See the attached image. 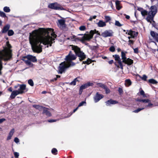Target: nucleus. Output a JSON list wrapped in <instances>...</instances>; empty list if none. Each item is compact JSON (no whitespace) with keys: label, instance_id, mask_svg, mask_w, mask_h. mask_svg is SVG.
Instances as JSON below:
<instances>
[{"label":"nucleus","instance_id":"nucleus-1","mask_svg":"<svg viewBox=\"0 0 158 158\" xmlns=\"http://www.w3.org/2000/svg\"><path fill=\"white\" fill-rule=\"evenodd\" d=\"M53 31L52 28L47 30L42 29L40 30H35L30 33L29 42L34 52L39 53L42 51L40 45L42 43L45 45H47V48L51 46L53 41L56 37Z\"/></svg>","mask_w":158,"mask_h":158},{"label":"nucleus","instance_id":"nucleus-2","mask_svg":"<svg viewBox=\"0 0 158 158\" xmlns=\"http://www.w3.org/2000/svg\"><path fill=\"white\" fill-rule=\"evenodd\" d=\"M136 101L138 102L136 104L138 106H142L141 108H138L134 110L133 112L135 113H138L145 109L151 108L154 106L153 104L152 103L151 101L148 99L137 98L136 99Z\"/></svg>","mask_w":158,"mask_h":158},{"label":"nucleus","instance_id":"nucleus-3","mask_svg":"<svg viewBox=\"0 0 158 158\" xmlns=\"http://www.w3.org/2000/svg\"><path fill=\"white\" fill-rule=\"evenodd\" d=\"M157 12V7L156 6L154 5L151 6L148 12L143 10L141 11V14L143 16L148 15L146 19L148 22L151 23L152 21H153L154 17Z\"/></svg>","mask_w":158,"mask_h":158},{"label":"nucleus","instance_id":"nucleus-4","mask_svg":"<svg viewBox=\"0 0 158 158\" xmlns=\"http://www.w3.org/2000/svg\"><path fill=\"white\" fill-rule=\"evenodd\" d=\"M12 54L10 50L3 51V52L0 51V74H1V71L2 68V60L8 61L10 60Z\"/></svg>","mask_w":158,"mask_h":158},{"label":"nucleus","instance_id":"nucleus-5","mask_svg":"<svg viewBox=\"0 0 158 158\" xmlns=\"http://www.w3.org/2000/svg\"><path fill=\"white\" fill-rule=\"evenodd\" d=\"M15 89L18 88V90H14L12 92L10 97L11 99L14 98L18 94L24 93L27 91L26 90V86L24 84L19 85L15 86Z\"/></svg>","mask_w":158,"mask_h":158},{"label":"nucleus","instance_id":"nucleus-6","mask_svg":"<svg viewBox=\"0 0 158 158\" xmlns=\"http://www.w3.org/2000/svg\"><path fill=\"white\" fill-rule=\"evenodd\" d=\"M72 49L74 50L76 56L79 57L80 60H82L86 58L84 53L81 51L80 48L77 46L72 45Z\"/></svg>","mask_w":158,"mask_h":158},{"label":"nucleus","instance_id":"nucleus-7","mask_svg":"<svg viewBox=\"0 0 158 158\" xmlns=\"http://www.w3.org/2000/svg\"><path fill=\"white\" fill-rule=\"evenodd\" d=\"M59 68V72L58 73L61 74L66 69L68 68V67L66 63H65L64 62L60 64Z\"/></svg>","mask_w":158,"mask_h":158},{"label":"nucleus","instance_id":"nucleus-8","mask_svg":"<svg viewBox=\"0 0 158 158\" xmlns=\"http://www.w3.org/2000/svg\"><path fill=\"white\" fill-rule=\"evenodd\" d=\"M76 58V56L72 54V52L70 51L69 52V54L66 56L65 59L67 62L75 60Z\"/></svg>","mask_w":158,"mask_h":158},{"label":"nucleus","instance_id":"nucleus-9","mask_svg":"<svg viewBox=\"0 0 158 158\" xmlns=\"http://www.w3.org/2000/svg\"><path fill=\"white\" fill-rule=\"evenodd\" d=\"M113 32L111 30H107L103 32L102 35L104 37L112 36L113 35Z\"/></svg>","mask_w":158,"mask_h":158},{"label":"nucleus","instance_id":"nucleus-10","mask_svg":"<svg viewBox=\"0 0 158 158\" xmlns=\"http://www.w3.org/2000/svg\"><path fill=\"white\" fill-rule=\"evenodd\" d=\"M103 98V95L100 94L99 92H97L94 97V102L95 103L97 102Z\"/></svg>","mask_w":158,"mask_h":158},{"label":"nucleus","instance_id":"nucleus-11","mask_svg":"<svg viewBox=\"0 0 158 158\" xmlns=\"http://www.w3.org/2000/svg\"><path fill=\"white\" fill-rule=\"evenodd\" d=\"M113 56L115 60L118 61L121 69L123 70V65L119 55H113Z\"/></svg>","mask_w":158,"mask_h":158},{"label":"nucleus","instance_id":"nucleus-12","mask_svg":"<svg viewBox=\"0 0 158 158\" xmlns=\"http://www.w3.org/2000/svg\"><path fill=\"white\" fill-rule=\"evenodd\" d=\"M58 26L61 29H64L66 27L65 20L64 19H60L58 20Z\"/></svg>","mask_w":158,"mask_h":158},{"label":"nucleus","instance_id":"nucleus-13","mask_svg":"<svg viewBox=\"0 0 158 158\" xmlns=\"http://www.w3.org/2000/svg\"><path fill=\"white\" fill-rule=\"evenodd\" d=\"M59 6V4L57 3L54 2L49 3L48 5V7L52 9L57 10L58 9Z\"/></svg>","mask_w":158,"mask_h":158},{"label":"nucleus","instance_id":"nucleus-14","mask_svg":"<svg viewBox=\"0 0 158 158\" xmlns=\"http://www.w3.org/2000/svg\"><path fill=\"white\" fill-rule=\"evenodd\" d=\"M118 103L117 101L110 99L105 102L106 105L107 106H110L111 105H114Z\"/></svg>","mask_w":158,"mask_h":158},{"label":"nucleus","instance_id":"nucleus-15","mask_svg":"<svg viewBox=\"0 0 158 158\" xmlns=\"http://www.w3.org/2000/svg\"><path fill=\"white\" fill-rule=\"evenodd\" d=\"M10 27V25L7 24L5 25L0 32L1 34H5L8 32Z\"/></svg>","mask_w":158,"mask_h":158},{"label":"nucleus","instance_id":"nucleus-16","mask_svg":"<svg viewBox=\"0 0 158 158\" xmlns=\"http://www.w3.org/2000/svg\"><path fill=\"white\" fill-rule=\"evenodd\" d=\"M150 34L155 40L158 42V34L153 31H151Z\"/></svg>","mask_w":158,"mask_h":158},{"label":"nucleus","instance_id":"nucleus-17","mask_svg":"<svg viewBox=\"0 0 158 158\" xmlns=\"http://www.w3.org/2000/svg\"><path fill=\"white\" fill-rule=\"evenodd\" d=\"M27 59L30 60L33 62H35L37 61V59L35 56L31 55H28L27 56Z\"/></svg>","mask_w":158,"mask_h":158},{"label":"nucleus","instance_id":"nucleus-18","mask_svg":"<svg viewBox=\"0 0 158 158\" xmlns=\"http://www.w3.org/2000/svg\"><path fill=\"white\" fill-rule=\"evenodd\" d=\"M95 32L93 30H91L90 31V34L86 37L85 40H89L91 39L93 36V35Z\"/></svg>","mask_w":158,"mask_h":158},{"label":"nucleus","instance_id":"nucleus-19","mask_svg":"<svg viewBox=\"0 0 158 158\" xmlns=\"http://www.w3.org/2000/svg\"><path fill=\"white\" fill-rule=\"evenodd\" d=\"M43 113L45 114L48 116L49 117L51 115V113L49 111L48 109L45 107L43 108Z\"/></svg>","mask_w":158,"mask_h":158},{"label":"nucleus","instance_id":"nucleus-20","mask_svg":"<svg viewBox=\"0 0 158 158\" xmlns=\"http://www.w3.org/2000/svg\"><path fill=\"white\" fill-rule=\"evenodd\" d=\"M15 130L14 128L12 129L10 131V132L8 135L7 137V140H9L11 138L12 136H13V134Z\"/></svg>","mask_w":158,"mask_h":158},{"label":"nucleus","instance_id":"nucleus-21","mask_svg":"<svg viewBox=\"0 0 158 158\" xmlns=\"http://www.w3.org/2000/svg\"><path fill=\"white\" fill-rule=\"evenodd\" d=\"M97 24L98 26L100 27H103L106 25L105 22H103L102 20H99Z\"/></svg>","mask_w":158,"mask_h":158},{"label":"nucleus","instance_id":"nucleus-22","mask_svg":"<svg viewBox=\"0 0 158 158\" xmlns=\"http://www.w3.org/2000/svg\"><path fill=\"white\" fill-rule=\"evenodd\" d=\"M133 60L129 58H127L125 61L124 62L125 64H127L128 65H130L133 63Z\"/></svg>","mask_w":158,"mask_h":158},{"label":"nucleus","instance_id":"nucleus-23","mask_svg":"<svg viewBox=\"0 0 158 158\" xmlns=\"http://www.w3.org/2000/svg\"><path fill=\"white\" fill-rule=\"evenodd\" d=\"M121 57L122 59L123 60L122 61V63H123L125 62V60H127V59L126 56V54L123 51L121 52Z\"/></svg>","mask_w":158,"mask_h":158},{"label":"nucleus","instance_id":"nucleus-24","mask_svg":"<svg viewBox=\"0 0 158 158\" xmlns=\"http://www.w3.org/2000/svg\"><path fill=\"white\" fill-rule=\"evenodd\" d=\"M33 107L35 109L39 110L43 109L44 107L42 106L37 105H33Z\"/></svg>","mask_w":158,"mask_h":158},{"label":"nucleus","instance_id":"nucleus-25","mask_svg":"<svg viewBox=\"0 0 158 158\" xmlns=\"http://www.w3.org/2000/svg\"><path fill=\"white\" fill-rule=\"evenodd\" d=\"M68 68L70 66H73L75 65V63L71 61H67L66 62Z\"/></svg>","mask_w":158,"mask_h":158},{"label":"nucleus","instance_id":"nucleus-26","mask_svg":"<svg viewBox=\"0 0 158 158\" xmlns=\"http://www.w3.org/2000/svg\"><path fill=\"white\" fill-rule=\"evenodd\" d=\"M120 2L118 0H117L115 2L116 6V9L119 10L121 8V7L119 5Z\"/></svg>","mask_w":158,"mask_h":158},{"label":"nucleus","instance_id":"nucleus-27","mask_svg":"<svg viewBox=\"0 0 158 158\" xmlns=\"http://www.w3.org/2000/svg\"><path fill=\"white\" fill-rule=\"evenodd\" d=\"M148 82L149 83L153 84H156L158 83L157 81L153 79H149Z\"/></svg>","mask_w":158,"mask_h":158},{"label":"nucleus","instance_id":"nucleus-28","mask_svg":"<svg viewBox=\"0 0 158 158\" xmlns=\"http://www.w3.org/2000/svg\"><path fill=\"white\" fill-rule=\"evenodd\" d=\"M3 11L6 13H9L10 12V10L9 7L6 6L3 8Z\"/></svg>","mask_w":158,"mask_h":158},{"label":"nucleus","instance_id":"nucleus-29","mask_svg":"<svg viewBox=\"0 0 158 158\" xmlns=\"http://www.w3.org/2000/svg\"><path fill=\"white\" fill-rule=\"evenodd\" d=\"M91 63V60L90 59L88 58L87 60L86 61H83L82 62V64H90Z\"/></svg>","mask_w":158,"mask_h":158},{"label":"nucleus","instance_id":"nucleus-30","mask_svg":"<svg viewBox=\"0 0 158 158\" xmlns=\"http://www.w3.org/2000/svg\"><path fill=\"white\" fill-rule=\"evenodd\" d=\"M14 34V31L12 30H9L7 32V34L9 36H11Z\"/></svg>","mask_w":158,"mask_h":158},{"label":"nucleus","instance_id":"nucleus-31","mask_svg":"<svg viewBox=\"0 0 158 158\" xmlns=\"http://www.w3.org/2000/svg\"><path fill=\"white\" fill-rule=\"evenodd\" d=\"M131 81L130 79H127L125 80V84L126 85L129 86L131 85Z\"/></svg>","mask_w":158,"mask_h":158},{"label":"nucleus","instance_id":"nucleus-32","mask_svg":"<svg viewBox=\"0 0 158 158\" xmlns=\"http://www.w3.org/2000/svg\"><path fill=\"white\" fill-rule=\"evenodd\" d=\"M51 152L53 155H56L57 154V150L56 148H53L52 149Z\"/></svg>","mask_w":158,"mask_h":158},{"label":"nucleus","instance_id":"nucleus-33","mask_svg":"<svg viewBox=\"0 0 158 158\" xmlns=\"http://www.w3.org/2000/svg\"><path fill=\"white\" fill-rule=\"evenodd\" d=\"M86 106V102L85 101H82L81 102H80L78 105V107H79L81 106Z\"/></svg>","mask_w":158,"mask_h":158},{"label":"nucleus","instance_id":"nucleus-34","mask_svg":"<svg viewBox=\"0 0 158 158\" xmlns=\"http://www.w3.org/2000/svg\"><path fill=\"white\" fill-rule=\"evenodd\" d=\"M105 23H107L111 20V18L109 16H105Z\"/></svg>","mask_w":158,"mask_h":158},{"label":"nucleus","instance_id":"nucleus-35","mask_svg":"<svg viewBox=\"0 0 158 158\" xmlns=\"http://www.w3.org/2000/svg\"><path fill=\"white\" fill-rule=\"evenodd\" d=\"M103 89H105L106 94H108L110 93V90L106 85Z\"/></svg>","mask_w":158,"mask_h":158},{"label":"nucleus","instance_id":"nucleus-36","mask_svg":"<svg viewBox=\"0 0 158 158\" xmlns=\"http://www.w3.org/2000/svg\"><path fill=\"white\" fill-rule=\"evenodd\" d=\"M0 16L2 17H6V14L3 11L0 10Z\"/></svg>","mask_w":158,"mask_h":158},{"label":"nucleus","instance_id":"nucleus-37","mask_svg":"<svg viewBox=\"0 0 158 158\" xmlns=\"http://www.w3.org/2000/svg\"><path fill=\"white\" fill-rule=\"evenodd\" d=\"M28 84L31 86H33L34 85V83L33 80L32 79H29L28 81Z\"/></svg>","mask_w":158,"mask_h":158},{"label":"nucleus","instance_id":"nucleus-38","mask_svg":"<svg viewBox=\"0 0 158 158\" xmlns=\"http://www.w3.org/2000/svg\"><path fill=\"white\" fill-rule=\"evenodd\" d=\"M97 85L99 87L102 88L104 89L106 85L104 84L101 83H98L97 84Z\"/></svg>","mask_w":158,"mask_h":158},{"label":"nucleus","instance_id":"nucleus-39","mask_svg":"<svg viewBox=\"0 0 158 158\" xmlns=\"http://www.w3.org/2000/svg\"><path fill=\"white\" fill-rule=\"evenodd\" d=\"M78 108V107H76L75 109L73 110V111L72 112L70 113V115H69L68 116H65V118H68V117H70L73 114V113L75 112L77 110Z\"/></svg>","mask_w":158,"mask_h":158},{"label":"nucleus","instance_id":"nucleus-40","mask_svg":"<svg viewBox=\"0 0 158 158\" xmlns=\"http://www.w3.org/2000/svg\"><path fill=\"white\" fill-rule=\"evenodd\" d=\"M115 25L119 27H120L123 25L121 24L117 20L115 21Z\"/></svg>","mask_w":158,"mask_h":158},{"label":"nucleus","instance_id":"nucleus-41","mask_svg":"<svg viewBox=\"0 0 158 158\" xmlns=\"http://www.w3.org/2000/svg\"><path fill=\"white\" fill-rule=\"evenodd\" d=\"M118 91L120 95L122 94L123 93V90L121 88L119 87Z\"/></svg>","mask_w":158,"mask_h":158},{"label":"nucleus","instance_id":"nucleus-42","mask_svg":"<svg viewBox=\"0 0 158 158\" xmlns=\"http://www.w3.org/2000/svg\"><path fill=\"white\" fill-rule=\"evenodd\" d=\"M85 29H86L85 27L83 25L81 26L79 28V29L80 31H85Z\"/></svg>","mask_w":158,"mask_h":158},{"label":"nucleus","instance_id":"nucleus-43","mask_svg":"<svg viewBox=\"0 0 158 158\" xmlns=\"http://www.w3.org/2000/svg\"><path fill=\"white\" fill-rule=\"evenodd\" d=\"M127 31L128 32L127 34L129 35H133V31H132V30H127Z\"/></svg>","mask_w":158,"mask_h":158},{"label":"nucleus","instance_id":"nucleus-44","mask_svg":"<svg viewBox=\"0 0 158 158\" xmlns=\"http://www.w3.org/2000/svg\"><path fill=\"white\" fill-rule=\"evenodd\" d=\"M115 48L113 46H111L109 48L110 51L111 52H114L115 51Z\"/></svg>","mask_w":158,"mask_h":158},{"label":"nucleus","instance_id":"nucleus-45","mask_svg":"<svg viewBox=\"0 0 158 158\" xmlns=\"http://www.w3.org/2000/svg\"><path fill=\"white\" fill-rule=\"evenodd\" d=\"M147 77L145 75H143V77L141 78V79L144 81L147 80Z\"/></svg>","mask_w":158,"mask_h":158},{"label":"nucleus","instance_id":"nucleus-46","mask_svg":"<svg viewBox=\"0 0 158 158\" xmlns=\"http://www.w3.org/2000/svg\"><path fill=\"white\" fill-rule=\"evenodd\" d=\"M25 63L28 65H30L31 64V61L30 60L27 59V60L25 61Z\"/></svg>","mask_w":158,"mask_h":158},{"label":"nucleus","instance_id":"nucleus-47","mask_svg":"<svg viewBox=\"0 0 158 158\" xmlns=\"http://www.w3.org/2000/svg\"><path fill=\"white\" fill-rule=\"evenodd\" d=\"M6 45L8 49H10L11 48V45L9 44V42L8 41H7L6 42Z\"/></svg>","mask_w":158,"mask_h":158},{"label":"nucleus","instance_id":"nucleus-48","mask_svg":"<svg viewBox=\"0 0 158 158\" xmlns=\"http://www.w3.org/2000/svg\"><path fill=\"white\" fill-rule=\"evenodd\" d=\"M58 9L57 10H65V9L61 6H59L58 7Z\"/></svg>","mask_w":158,"mask_h":158},{"label":"nucleus","instance_id":"nucleus-49","mask_svg":"<svg viewBox=\"0 0 158 158\" xmlns=\"http://www.w3.org/2000/svg\"><path fill=\"white\" fill-rule=\"evenodd\" d=\"M14 141L16 143H18L19 142V140L18 138L15 137L14 139Z\"/></svg>","mask_w":158,"mask_h":158},{"label":"nucleus","instance_id":"nucleus-50","mask_svg":"<svg viewBox=\"0 0 158 158\" xmlns=\"http://www.w3.org/2000/svg\"><path fill=\"white\" fill-rule=\"evenodd\" d=\"M76 82H75V81L73 80V81L70 83V85H76Z\"/></svg>","mask_w":158,"mask_h":158},{"label":"nucleus","instance_id":"nucleus-51","mask_svg":"<svg viewBox=\"0 0 158 158\" xmlns=\"http://www.w3.org/2000/svg\"><path fill=\"white\" fill-rule=\"evenodd\" d=\"M14 155L15 157L18 158V157L19 156V154L18 152H14Z\"/></svg>","mask_w":158,"mask_h":158},{"label":"nucleus","instance_id":"nucleus-52","mask_svg":"<svg viewBox=\"0 0 158 158\" xmlns=\"http://www.w3.org/2000/svg\"><path fill=\"white\" fill-rule=\"evenodd\" d=\"M133 33L132 35L133 36H134V38L137 35L138 33L137 32H136L134 31H133Z\"/></svg>","mask_w":158,"mask_h":158},{"label":"nucleus","instance_id":"nucleus-53","mask_svg":"<svg viewBox=\"0 0 158 158\" xmlns=\"http://www.w3.org/2000/svg\"><path fill=\"white\" fill-rule=\"evenodd\" d=\"M134 51V53H137L138 52V48H133Z\"/></svg>","mask_w":158,"mask_h":158},{"label":"nucleus","instance_id":"nucleus-54","mask_svg":"<svg viewBox=\"0 0 158 158\" xmlns=\"http://www.w3.org/2000/svg\"><path fill=\"white\" fill-rule=\"evenodd\" d=\"M56 120L55 119H49L48 120V122L49 123H53L56 122Z\"/></svg>","mask_w":158,"mask_h":158},{"label":"nucleus","instance_id":"nucleus-55","mask_svg":"<svg viewBox=\"0 0 158 158\" xmlns=\"http://www.w3.org/2000/svg\"><path fill=\"white\" fill-rule=\"evenodd\" d=\"M140 94L141 95H143V97H145V95H144V92L143 90H142L140 91Z\"/></svg>","mask_w":158,"mask_h":158},{"label":"nucleus","instance_id":"nucleus-56","mask_svg":"<svg viewBox=\"0 0 158 158\" xmlns=\"http://www.w3.org/2000/svg\"><path fill=\"white\" fill-rule=\"evenodd\" d=\"M133 41L132 40H129L128 44L131 46V44H133Z\"/></svg>","mask_w":158,"mask_h":158},{"label":"nucleus","instance_id":"nucleus-57","mask_svg":"<svg viewBox=\"0 0 158 158\" xmlns=\"http://www.w3.org/2000/svg\"><path fill=\"white\" fill-rule=\"evenodd\" d=\"M6 120V119L4 118L0 119V123H1L4 121Z\"/></svg>","mask_w":158,"mask_h":158},{"label":"nucleus","instance_id":"nucleus-58","mask_svg":"<svg viewBox=\"0 0 158 158\" xmlns=\"http://www.w3.org/2000/svg\"><path fill=\"white\" fill-rule=\"evenodd\" d=\"M87 84H88V87L89 86H92L94 85L93 83L89 82L87 83Z\"/></svg>","mask_w":158,"mask_h":158},{"label":"nucleus","instance_id":"nucleus-59","mask_svg":"<svg viewBox=\"0 0 158 158\" xmlns=\"http://www.w3.org/2000/svg\"><path fill=\"white\" fill-rule=\"evenodd\" d=\"M80 88V89L83 90L84 89H85V85H82L81 86Z\"/></svg>","mask_w":158,"mask_h":158},{"label":"nucleus","instance_id":"nucleus-60","mask_svg":"<svg viewBox=\"0 0 158 158\" xmlns=\"http://www.w3.org/2000/svg\"><path fill=\"white\" fill-rule=\"evenodd\" d=\"M137 10L139 11H140L141 13V11H143V9L142 8L139 7L138 8Z\"/></svg>","mask_w":158,"mask_h":158},{"label":"nucleus","instance_id":"nucleus-61","mask_svg":"<svg viewBox=\"0 0 158 158\" xmlns=\"http://www.w3.org/2000/svg\"><path fill=\"white\" fill-rule=\"evenodd\" d=\"M113 61H114L113 60H110V61H109L108 63L110 64H112L113 63Z\"/></svg>","mask_w":158,"mask_h":158},{"label":"nucleus","instance_id":"nucleus-62","mask_svg":"<svg viewBox=\"0 0 158 158\" xmlns=\"http://www.w3.org/2000/svg\"><path fill=\"white\" fill-rule=\"evenodd\" d=\"M124 15L126 16V18L127 19H129L130 18V17L129 16L127 15L126 14H124Z\"/></svg>","mask_w":158,"mask_h":158},{"label":"nucleus","instance_id":"nucleus-63","mask_svg":"<svg viewBox=\"0 0 158 158\" xmlns=\"http://www.w3.org/2000/svg\"><path fill=\"white\" fill-rule=\"evenodd\" d=\"M131 36H128V38L129 39H130L131 38H134V36H133V35H130Z\"/></svg>","mask_w":158,"mask_h":158},{"label":"nucleus","instance_id":"nucleus-64","mask_svg":"<svg viewBox=\"0 0 158 158\" xmlns=\"http://www.w3.org/2000/svg\"><path fill=\"white\" fill-rule=\"evenodd\" d=\"M8 90L10 91V92H12L13 91H12V89L11 87H10L9 88V89H8Z\"/></svg>","mask_w":158,"mask_h":158}]
</instances>
